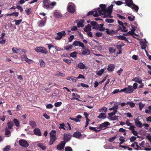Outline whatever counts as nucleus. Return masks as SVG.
<instances>
[{
	"instance_id": "nucleus-56",
	"label": "nucleus",
	"mask_w": 151,
	"mask_h": 151,
	"mask_svg": "<svg viewBox=\"0 0 151 151\" xmlns=\"http://www.w3.org/2000/svg\"><path fill=\"white\" fill-rule=\"evenodd\" d=\"M10 146H7L5 148H3V150L4 151H8L10 150Z\"/></svg>"
},
{
	"instance_id": "nucleus-62",
	"label": "nucleus",
	"mask_w": 151,
	"mask_h": 151,
	"mask_svg": "<svg viewBox=\"0 0 151 151\" xmlns=\"http://www.w3.org/2000/svg\"><path fill=\"white\" fill-rule=\"evenodd\" d=\"M117 136L116 135L114 137L109 138V142H113L116 138Z\"/></svg>"
},
{
	"instance_id": "nucleus-10",
	"label": "nucleus",
	"mask_w": 151,
	"mask_h": 151,
	"mask_svg": "<svg viewBox=\"0 0 151 151\" xmlns=\"http://www.w3.org/2000/svg\"><path fill=\"white\" fill-rule=\"evenodd\" d=\"M71 135L69 133H66L64 135L63 140L65 142H68L70 139Z\"/></svg>"
},
{
	"instance_id": "nucleus-54",
	"label": "nucleus",
	"mask_w": 151,
	"mask_h": 151,
	"mask_svg": "<svg viewBox=\"0 0 151 151\" xmlns=\"http://www.w3.org/2000/svg\"><path fill=\"white\" fill-rule=\"evenodd\" d=\"M65 151H73V150L71 147L67 146L65 147Z\"/></svg>"
},
{
	"instance_id": "nucleus-52",
	"label": "nucleus",
	"mask_w": 151,
	"mask_h": 151,
	"mask_svg": "<svg viewBox=\"0 0 151 151\" xmlns=\"http://www.w3.org/2000/svg\"><path fill=\"white\" fill-rule=\"evenodd\" d=\"M109 52L111 53H114L115 51V49L112 47H110L109 48Z\"/></svg>"
},
{
	"instance_id": "nucleus-31",
	"label": "nucleus",
	"mask_w": 151,
	"mask_h": 151,
	"mask_svg": "<svg viewBox=\"0 0 151 151\" xmlns=\"http://www.w3.org/2000/svg\"><path fill=\"white\" fill-rule=\"evenodd\" d=\"M118 30H121V31L123 32H126L128 31V30L126 29V28L124 27V25L122 26V27L120 26H118Z\"/></svg>"
},
{
	"instance_id": "nucleus-5",
	"label": "nucleus",
	"mask_w": 151,
	"mask_h": 151,
	"mask_svg": "<svg viewBox=\"0 0 151 151\" xmlns=\"http://www.w3.org/2000/svg\"><path fill=\"white\" fill-rule=\"evenodd\" d=\"M57 35L55 37V39L57 40H60L63 36H64L66 35L65 32L63 31L61 32L57 33Z\"/></svg>"
},
{
	"instance_id": "nucleus-1",
	"label": "nucleus",
	"mask_w": 151,
	"mask_h": 151,
	"mask_svg": "<svg viewBox=\"0 0 151 151\" xmlns=\"http://www.w3.org/2000/svg\"><path fill=\"white\" fill-rule=\"evenodd\" d=\"M99 7L101 8V9H100V8H98L97 10L99 14V15L102 16L108 11V7L107 9L106 5L104 4H100Z\"/></svg>"
},
{
	"instance_id": "nucleus-46",
	"label": "nucleus",
	"mask_w": 151,
	"mask_h": 151,
	"mask_svg": "<svg viewBox=\"0 0 151 151\" xmlns=\"http://www.w3.org/2000/svg\"><path fill=\"white\" fill-rule=\"evenodd\" d=\"M103 24H99V30L101 31H104L105 29V28L103 27L104 26Z\"/></svg>"
},
{
	"instance_id": "nucleus-18",
	"label": "nucleus",
	"mask_w": 151,
	"mask_h": 151,
	"mask_svg": "<svg viewBox=\"0 0 151 151\" xmlns=\"http://www.w3.org/2000/svg\"><path fill=\"white\" fill-rule=\"evenodd\" d=\"M132 81L137 82L139 84L142 83V80L139 76H137L133 78L132 80Z\"/></svg>"
},
{
	"instance_id": "nucleus-39",
	"label": "nucleus",
	"mask_w": 151,
	"mask_h": 151,
	"mask_svg": "<svg viewBox=\"0 0 151 151\" xmlns=\"http://www.w3.org/2000/svg\"><path fill=\"white\" fill-rule=\"evenodd\" d=\"M5 135H8L11 133V131L7 127H6L5 129Z\"/></svg>"
},
{
	"instance_id": "nucleus-17",
	"label": "nucleus",
	"mask_w": 151,
	"mask_h": 151,
	"mask_svg": "<svg viewBox=\"0 0 151 151\" xmlns=\"http://www.w3.org/2000/svg\"><path fill=\"white\" fill-rule=\"evenodd\" d=\"M125 1L124 3L126 4V5L129 7H130L134 4L132 0H125Z\"/></svg>"
},
{
	"instance_id": "nucleus-44",
	"label": "nucleus",
	"mask_w": 151,
	"mask_h": 151,
	"mask_svg": "<svg viewBox=\"0 0 151 151\" xmlns=\"http://www.w3.org/2000/svg\"><path fill=\"white\" fill-rule=\"evenodd\" d=\"M104 69H105V68L104 69H101L98 71L97 73V74L99 76H101L104 72Z\"/></svg>"
},
{
	"instance_id": "nucleus-6",
	"label": "nucleus",
	"mask_w": 151,
	"mask_h": 151,
	"mask_svg": "<svg viewBox=\"0 0 151 151\" xmlns=\"http://www.w3.org/2000/svg\"><path fill=\"white\" fill-rule=\"evenodd\" d=\"M99 14L97 11V9H94L93 11H90L88 12L87 14V16L90 15H93L95 17H97L99 16Z\"/></svg>"
},
{
	"instance_id": "nucleus-49",
	"label": "nucleus",
	"mask_w": 151,
	"mask_h": 151,
	"mask_svg": "<svg viewBox=\"0 0 151 151\" xmlns=\"http://www.w3.org/2000/svg\"><path fill=\"white\" fill-rule=\"evenodd\" d=\"M70 56L72 58H76L77 56V52H74L71 53L70 54Z\"/></svg>"
},
{
	"instance_id": "nucleus-36",
	"label": "nucleus",
	"mask_w": 151,
	"mask_h": 151,
	"mask_svg": "<svg viewBox=\"0 0 151 151\" xmlns=\"http://www.w3.org/2000/svg\"><path fill=\"white\" fill-rule=\"evenodd\" d=\"M37 146L38 147L41 148L42 150H45L46 148V147L43 144L41 143H38L37 145Z\"/></svg>"
},
{
	"instance_id": "nucleus-45",
	"label": "nucleus",
	"mask_w": 151,
	"mask_h": 151,
	"mask_svg": "<svg viewBox=\"0 0 151 151\" xmlns=\"http://www.w3.org/2000/svg\"><path fill=\"white\" fill-rule=\"evenodd\" d=\"M22 19L16 20L14 19V21L15 22V24L16 25H19L21 23Z\"/></svg>"
},
{
	"instance_id": "nucleus-30",
	"label": "nucleus",
	"mask_w": 151,
	"mask_h": 151,
	"mask_svg": "<svg viewBox=\"0 0 151 151\" xmlns=\"http://www.w3.org/2000/svg\"><path fill=\"white\" fill-rule=\"evenodd\" d=\"M130 7L132 9H134L136 12H138L139 9L138 6L135 5L134 4H133Z\"/></svg>"
},
{
	"instance_id": "nucleus-60",
	"label": "nucleus",
	"mask_w": 151,
	"mask_h": 151,
	"mask_svg": "<svg viewBox=\"0 0 151 151\" xmlns=\"http://www.w3.org/2000/svg\"><path fill=\"white\" fill-rule=\"evenodd\" d=\"M62 104L61 102H58L55 103V107H58L60 106Z\"/></svg>"
},
{
	"instance_id": "nucleus-43",
	"label": "nucleus",
	"mask_w": 151,
	"mask_h": 151,
	"mask_svg": "<svg viewBox=\"0 0 151 151\" xmlns=\"http://www.w3.org/2000/svg\"><path fill=\"white\" fill-rule=\"evenodd\" d=\"M29 124L31 126L32 128L35 127L37 126L36 123L33 121H31L29 123Z\"/></svg>"
},
{
	"instance_id": "nucleus-8",
	"label": "nucleus",
	"mask_w": 151,
	"mask_h": 151,
	"mask_svg": "<svg viewBox=\"0 0 151 151\" xmlns=\"http://www.w3.org/2000/svg\"><path fill=\"white\" fill-rule=\"evenodd\" d=\"M19 144L22 147H27L29 146V144L27 141L24 139H21L19 141Z\"/></svg>"
},
{
	"instance_id": "nucleus-15",
	"label": "nucleus",
	"mask_w": 151,
	"mask_h": 151,
	"mask_svg": "<svg viewBox=\"0 0 151 151\" xmlns=\"http://www.w3.org/2000/svg\"><path fill=\"white\" fill-rule=\"evenodd\" d=\"M134 122L136 125V126L139 127H141L142 126V123L139 121V119L138 118H136L134 119Z\"/></svg>"
},
{
	"instance_id": "nucleus-11",
	"label": "nucleus",
	"mask_w": 151,
	"mask_h": 151,
	"mask_svg": "<svg viewBox=\"0 0 151 151\" xmlns=\"http://www.w3.org/2000/svg\"><path fill=\"white\" fill-rule=\"evenodd\" d=\"M110 123L108 122H105L103 123L100 124L98 127L97 128L98 129H102L104 127L108 128V126L109 125Z\"/></svg>"
},
{
	"instance_id": "nucleus-34",
	"label": "nucleus",
	"mask_w": 151,
	"mask_h": 151,
	"mask_svg": "<svg viewBox=\"0 0 151 151\" xmlns=\"http://www.w3.org/2000/svg\"><path fill=\"white\" fill-rule=\"evenodd\" d=\"M50 139L49 141V145H52L53 144L54 142L56 140V137H50Z\"/></svg>"
},
{
	"instance_id": "nucleus-58",
	"label": "nucleus",
	"mask_w": 151,
	"mask_h": 151,
	"mask_svg": "<svg viewBox=\"0 0 151 151\" xmlns=\"http://www.w3.org/2000/svg\"><path fill=\"white\" fill-rule=\"evenodd\" d=\"M111 117H110V119L111 120H118V116H114V117L112 116H111Z\"/></svg>"
},
{
	"instance_id": "nucleus-51",
	"label": "nucleus",
	"mask_w": 151,
	"mask_h": 151,
	"mask_svg": "<svg viewBox=\"0 0 151 151\" xmlns=\"http://www.w3.org/2000/svg\"><path fill=\"white\" fill-rule=\"evenodd\" d=\"M107 110V109L106 107H103L102 108L99 109V111L100 112H103L104 111V112H106V111Z\"/></svg>"
},
{
	"instance_id": "nucleus-9",
	"label": "nucleus",
	"mask_w": 151,
	"mask_h": 151,
	"mask_svg": "<svg viewBox=\"0 0 151 151\" xmlns=\"http://www.w3.org/2000/svg\"><path fill=\"white\" fill-rule=\"evenodd\" d=\"M67 124L69 127V128H68L66 126H65V124L64 123L60 124L59 125L60 126L59 127V128L60 129H63L64 130H71V128L70 124L69 123H67Z\"/></svg>"
},
{
	"instance_id": "nucleus-47",
	"label": "nucleus",
	"mask_w": 151,
	"mask_h": 151,
	"mask_svg": "<svg viewBox=\"0 0 151 151\" xmlns=\"http://www.w3.org/2000/svg\"><path fill=\"white\" fill-rule=\"evenodd\" d=\"M40 64L41 67L42 68L44 67L45 66V63L44 61L42 60H40Z\"/></svg>"
},
{
	"instance_id": "nucleus-25",
	"label": "nucleus",
	"mask_w": 151,
	"mask_h": 151,
	"mask_svg": "<svg viewBox=\"0 0 151 151\" xmlns=\"http://www.w3.org/2000/svg\"><path fill=\"white\" fill-rule=\"evenodd\" d=\"M84 31L85 32H87L90 31L91 30V28L90 25L88 24L83 29Z\"/></svg>"
},
{
	"instance_id": "nucleus-64",
	"label": "nucleus",
	"mask_w": 151,
	"mask_h": 151,
	"mask_svg": "<svg viewBox=\"0 0 151 151\" xmlns=\"http://www.w3.org/2000/svg\"><path fill=\"white\" fill-rule=\"evenodd\" d=\"M136 139V137H135L134 136H132L131 137V138L130 139V141L131 142H134V141H135Z\"/></svg>"
},
{
	"instance_id": "nucleus-29",
	"label": "nucleus",
	"mask_w": 151,
	"mask_h": 151,
	"mask_svg": "<svg viewBox=\"0 0 151 151\" xmlns=\"http://www.w3.org/2000/svg\"><path fill=\"white\" fill-rule=\"evenodd\" d=\"M56 131L55 130H51L50 133V137H56Z\"/></svg>"
},
{
	"instance_id": "nucleus-57",
	"label": "nucleus",
	"mask_w": 151,
	"mask_h": 151,
	"mask_svg": "<svg viewBox=\"0 0 151 151\" xmlns=\"http://www.w3.org/2000/svg\"><path fill=\"white\" fill-rule=\"evenodd\" d=\"M128 19L130 21H132L134 20L135 18V17L134 16H128L127 17Z\"/></svg>"
},
{
	"instance_id": "nucleus-3",
	"label": "nucleus",
	"mask_w": 151,
	"mask_h": 151,
	"mask_svg": "<svg viewBox=\"0 0 151 151\" xmlns=\"http://www.w3.org/2000/svg\"><path fill=\"white\" fill-rule=\"evenodd\" d=\"M35 50L38 52H40L44 54H47L48 51L44 47H38L35 49Z\"/></svg>"
},
{
	"instance_id": "nucleus-48",
	"label": "nucleus",
	"mask_w": 151,
	"mask_h": 151,
	"mask_svg": "<svg viewBox=\"0 0 151 151\" xmlns=\"http://www.w3.org/2000/svg\"><path fill=\"white\" fill-rule=\"evenodd\" d=\"M135 144H136L135 146L137 147V148L134 147V149L137 150H142V148L140 147L138 145V143L137 142H135Z\"/></svg>"
},
{
	"instance_id": "nucleus-12",
	"label": "nucleus",
	"mask_w": 151,
	"mask_h": 151,
	"mask_svg": "<svg viewBox=\"0 0 151 151\" xmlns=\"http://www.w3.org/2000/svg\"><path fill=\"white\" fill-rule=\"evenodd\" d=\"M65 143H66L65 141H62L57 146V149L59 150H61L63 149L65 147Z\"/></svg>"
},
{
	"instance_id": "nucleus-38",
	"label": "nucleus",
	"mask_w": 151,
	"mask_h": 151,
	"mask_svg": "<svg viewBox=\"0 0 151 151\" xmlns=\"http://www.w3.org/2000/svg\"><path fill=\"white\" fill-rule=\"evenodd\" d=\"M73 47L72 45H67L66 46L64 47V48L66 50L68 51L71 50Z\"/></svg>"
},
{
	"instance_id": "nucleus-21",
	"label": "nucleus",
	"mask_w": 151,
	"mask_h": 151,
	"mask_svg": "<svg viewBox=\"0 0 151 151\" xmlns=\"http://www.w3.org/2000/svg\"><path fill=\"white\" fill-rule=\"evenodd\" d=\"M46 23V20H41L39 21L38 23V25L39 27H42L45 25Z\"/></svg>"
},
{
	"instance_id": "nucleus-20",
	"label": "nucleus",
	"mask_w": 151,
	"mask_h": 151,
	"mask_svg": "<svg viewBox=\"0 0 151 151\" xmlns=\"http://www.w3.org/2000/svg\"><path fill=\"white\" fill-rule=\"evenodd\" d=\"M114 67L115 66L114 64H110L108 66L107 70L108 71L112 72L114 70Z\"/></svg>"
},
{
	"instance_id": "nucleus-2",
	"label": "nucleus",
	"mask_w": 151,
	"mask_h": 151,
	"mask_svg": "<svg viewBox=\"0 0 151 151\" xmlns=\"http://www.w3.org/2000/svg\"><path fill=\"white\" fill-rule=\"evenodd\" d=\"M113 6V5L111 4L110 6L108 7V11L101 17H113V16L111 15V14L112 11Z\"/></svg>"
},
{
	"instance_id": "nucleus-14",
	"label": "nucleus",
	"mask_w": 151,
	"mask_h": 151,
	"mask_svg": "<svg viewBox=\"0 0 151 151\" xmlns=\"http://www.w3.org/2000/svg\"><path fill=\"white\" fill-rule=\"evenodd\" d=\"M33 132L34 134L36 135L40 136L42 135L40 130L38 128H35L33 130Z\"/></svg>"
},
{
	"instance_id": "nucleus-4",
	"label": "nucleus",
	"mask_w": 151,
	"mask_h": 151,
	"mask_svg": "<svg viewBox=\"0 0 151 151\" xmlns=\"http://www.w3.org/2000/svg\"><path fill=\"white\" fill-rule=\"evenodd\" d=\"M133 91L132 86H129L128 87H126L122 89L120 91V92H124L126 93H131L133 92Z\"/></svg>"
},
{
	"instance_id": "nucleus-61",
	"label": "nucleus",
	"mask_w": 151,
	"mask_h": 151,
	"mask_svg": "<svg viewBox=\"0 0 151 151\" xmlns=\"http://www.w3.org/2000/svg\"><path fill=\"white\" fill-rule=\"evenodd\" d=\"M118 92H120L119 90V89H116L114 90V91L111 93V94H115L118 93Z\"/></svg>"
},
{
	"instance_id": "nucleus-28",
	"label": "nucleus",
	"mask_w": 151,
	"mask_h": 151,
	"mask_svg": "<svg viewBox=\"0 0 151 151\" xmlns=\"http://www.w3.org/2000/svg\"><path fill=\"white\" fill-rule=\"evenodd\" d=\"M67 80H69L72 81L73 82H76L77 81L76 77H75L73 76H71L70 77H69L66 78Z\"/></svg>"
},
{
	"instance_id": "nucleus-26",
	"label": "nucleus",
	"mask_w": 151,
	"mask_h": 151,
	"mask_svg": "<svg viewBox=\"0 0 151 151\" xmlns=\"http://www.w3.org/2000/svg\"><path fill=\"white\" fill-rule=\"evenodd\" d=\"M85 22L84 20L83 19H81L79 22L77 23V26L78 27H83V24Z\"/></svg>"
},
{
	"instance_id": "nucleus-50",
	"label": "nucleus",
	"mask_w": 151,
	"mask_h": 151,
	"mask_svg": "<svg viewBox=\"0 0 151 151\" xmlns=\"http://www.w3.org/2000/svg\"><path fill=\"white\" fill-rule=\"evenodd\" d=\"M105 21L108 23H112L114 22V20L112 19H106L105 20Z\"/></svg>"
},
{
	"instance_id": "nucleus-33",
	"label": "nucleus",
	"mask_w": 151,
	"mask_h": 151,
	"mask_svg": "<svg viewBox=\"0 0 151 151\" xmlns=\"http://www.w3.org/2000/svg\"><path fill=\"white\" fill-rule=\"evenodd\" d=\"M140 44L141 46V47L142 49L145 50V49H146L147 45L145 42L143 41H140Z\"/></svg>"
},
{
	"instance_id": "nucleus-37",
	"label": "nucleus",
	"mask_w": 151,
	"mask_h": 151,
	"mask_svg": "<svg viewBox=\"0 0 151 151\" xmlns=\"http://www.w3.org/2000/svg\"><path fill=\"white\" fill-rule=\"evenodd\" d=\"M13 122L14 123L15 125L17 127H19L20 125L19 123L18 120L16 119H13Z\"/></svg>"
},
{
	"instance_id": "nucleus-35",
	"label": "nucleus",
	"mask_w": 151,
	"mask_h": 151,
	"mask_svg": "<svg viewBox=\"0 0 151 151\" xmlns=\"http://www.w3.org/2000/svg\"><path fill=\"white\" fill-rule=\"evenodd\" d=\"M78 67L80 69H83L85 68V65L81 63H80L78 64Z\"/></svg>"
},
{
	"instance_id": "nucleus-63",
	"label": "nucleus",
	"mask_w": 151,
	"mask_h": 151,
	"mask_svg": "<svg viewBox=\"0 0 151 151\" xmlns=\"http://www.w3.org/2000/svg\"><path fill=\"white\" fill-rule=\"evenodd\" d=\"M63 61L66 63L69 64H70L71 63V62L70 60L68 59H67L65 58L64 59H63Z\"/></svg>"
},
{
	"instance_id": "nucleus-22",
	"label": "nucleus",
	"mask_w": 151,
	"mask_h": 151,
	"mask_svg": "<svg viewBox=\"0 0 151 151\" xmlns=\"http://www.w3.org/2000/svg\"><path fill=\"white\" fill-rule=\"evenodd\" d=\"M21 58L22 60L26 61L29 63H30L31 61V60L29 59L26 56L24 55H22L21 57Z\"/></svg>"
},
{
	"instance_id": "nucleus-53",
	"label": "nucleus",
	"mask_w": 151,
	"mask_h": 151,
	"mask_svg": "<svg viewBox=\"0 0 151 151\" xmlns=\"http://www.w3.org/2000/svg\"><path fill=\"white\" fill-rule=\"evenodd\" d=\"M56 4V3L55 2H53L51 3H50V9H52L53 7L55 6Z\"/></svg>"
},
{
	"instance_id": "nucleus-59",
	"label": "nucleus",
	"mask_w": 151,
	"mask_h": 151,
	"mask_svg": "<svg viewBox=\"0 0 151 151\" xmlns=\"http://www.w3.org/2000/svg\"><path fill=\"white\" fill-rule=\"evenodd\" d=\"M31 8H27L26 10H25V12L27 14V15H29L30 13L31 12L30 10Z\"/></svg>"
},
{
	"instance_id": "nucleus-16",
	"label": "nucleus",
	"mask_w": 151,
	"mask_h": 151,
	"mask_svg": "<svg viewBox=\"0 0 151 151\" xmlns=\"http://www.w3.org/2000/svg\"><path fill=\"white\" fill-rule=\"evenodd\" d=\"M91 25L93 27L92 29H98L99 27V25L96 22L92 21L91 22Z\"/></svg>"
},
{
	"instance_id": "nucleus-55",
	"label": "nucleus",
	"mask_w": 151,
	"mask_h": 151,
	"mask_svg": "<svg viewBox=\"0 0 151 151\" xmlns=\"http://www.w3.org/2000/svg\"><path fill=\"white\" fill-rule=\"evenodd\" d=\"M17 53H19V54H22L24 51V50L23 49H18L17 48Z\"/></svg>"
},
{
	"instance_id": "nucleus-23",
	"label": "nucleus",
	"mask_w": 151,
	"mask_h": 151,
	"mask_svg": "<svg viewBox=\"0 0 151 151\" xmlns=\"http://www.w3.org/2000/svg\"><path fill=\"white\" fill-rule=\"evenodd\" d=\"M81 136V134L80 132H75L73 135V137L78 138Z\"/></svg>"
},
{
	"instance_id": "nucleus-7",
	"label": "nucleus",
	"mask_w": 151,
	"mask_h": 151,
	"mask_svg": "<svg viewBox=\"0 0 151 151\" xmlns=\"http://www.w3.org/2000/svg\"><path fill=\"white\" fill-rule=\"evenodd\" d=\"M43 7L45 9H50V1L49 0H44L43 1Z\"/></svg>"
},
{
	"instance_id": "nucleus-41",
	"label": "nucleus",
	"mask_w": 151,
	"mask_h": 151,
	"mask_svg": "<svg viewBox=\"0 0 151 151\" xmlns=\"http://www.w3.org/2000/svg\"><path fill=\"white\" fill-rule=\"evenodd\" d=\"M89 128L90 129L95 131V132H99L101 130V129L97 130L96 127H93L91 126L89 127Z\"/></svg>"
},
{
	"instance_id": "nucleus-40",
	"label": "nucleus",
	"mask_w": 151,
	"mask_h": 151,
	"mask_svg": "<svg viewBox=\"0 0 151 151\" xmlns=\"http://www.w3.org/2000/svg\"><path fill=\"white\" fill-rule=\"evenodd\" d=\"M90 54V52L88 50H86L85 51H83L81 53V55H88Z\"/></svg>"
},
{
	"instance_id": "nucleus-32",
	"label": "nucleus",
	"mask_w": 151,
	"mask_h": 151,
	"mask_svg": "<svg viewBox=\"0 0 151 151\" xmlns=\"http://www.w3.org/2000/svg\"><path fill=\"white\" fill-rule=\"evenodd\" d=\"M117 37V39H119L128 42V41L126 37L123 35L118 36Z\"/></svg>"
},
{
	"instance_id": "nucleus-27",
	"label": "nucleus",
	"mask_w": 151,
	"mask_h": 151,
	"mask_svg": "<svg viewBox=\"0 0 151 151\" xmlns=\"http://www.w3.org/2000/svg\"><path fill=\"white\" fill-rule=\"evenodd\" d=\"M98 117L99 119H104L106 118V115L105 113H101L98 116Z\"/></svg>"
},
{
	"instance_id": "nucleus-42",
	"label": "nucleus",
	"mask_w": 151,
	"mask_h": 151,
	"mask_svg": "<svg viewBox=\"0 0 151 151\" xmlns=\"http://www.w3.org/2000/svg\"><path fill=\"white\" fill-rule=\"evenodd\" d=\"M126 104L127 105H129L131 108L134 107L135 106V104L133 102H127Z\"/></svg>"
},
{
	"instance_id": "nucleus-13",
	"label": "nucleus",
	"mask_w": 151,
	"mask_h": 151,
	"mask_svg": "<svg viewBox=\"0 0 151 151\" xmlns=\"http://www.w3.org/2000/svg\"><path fill=\"white\" fill-rule=\"evenodd\" d=\"M67 10L71 13H74L75 11V9L74 6L72 5H69L68 6L67 8Z\"/></svg>"
},
{
	"instance_id": "nucleus-19",
	"label": "nucleus",
	"mask_w": 151,
	"mask_h": 151,
	"mask_svg": "<svg viewBox=\"0 0 151 151\" xmlns=\"http://www.w3.org/2000/svg\"><path fill=\"white\" fill-rule=\"evenodd\" d=\"M53 16L55 18H60L62 15L60 12L55 11L54 13Z\"/></svg>"
},
{
	"instance_id": "nucleus-24",
	"label": "nucleus",
	"mask_w": 151,
	"mask_h": 151,
	"mask_svg": "<svg viewBox=\"0 0 151 151\" xmlns=\"http://www.w3.org/2000/svg\"><path fill=\"white\" fill-rule=\"evenodd\" d=\"M14 124V122L12 121H10L8 122L7 123V128L9 129H12Z\"/></svg>"
}]
</instances>
